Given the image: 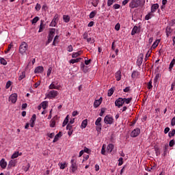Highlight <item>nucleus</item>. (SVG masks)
<instances>
[{"instance_id": "nucleus-1", "label": "nucleus", "mask_w": 175, "mask_h": 175, "mask_svg": "<svg viewBox=\"0 0 175 175\" xmlns=\"http://www.w3.org/2000/svg\"><path fill=\"white\" fill-rule=\"evenodd\" d=\"M28 50V44L25 42H21V45L19 46V53L22 55H24L27 53V51Z\"/></svg>"}, {"instance_id": "nucleus-2", "label": "nucleus", "mask_w": 175, "mask_h": 175, "mask_svg": "<svg viewBox=\"0 0 175 175\" xmlns=\"http://www.w3.org/2000/svg\"><path fill=\"white\" fill-rule=\"evenodd\" d=\"M142 4V1L140 0H131V1L129 3V8L131 9H135L136 8H139L140 5Z\"/></svg>"}, {"instance_id": "nucleus-3", "label": "nucleus", "mask_w": 175, "mask_h": 175, "mask_svg": "<svg viewBox=\"0 0 175 175\" xmlns=\"http://www.w3.org/2000/svg\"><path fill=\"white\" fill-rule=\"evenodd\" d=\"M46 98H49V99H54V98H56V96H58V91L57 90H51L48 92V93L46 94Z\"/></svg>"}, {"instance_id": "nucleus-4", "label": "nucleus", "mask_w": 175, "mask_h": 175, "mask_svg": "<svg viewBox=\"0 0 175 175\" xmlns=\"http://www.w3.org/2000/svg\"><path fill=\"white\" fill-rule=\"evenodd\" d=\"M61 85L58 84V81H53L49 86V90H59Z\"/></svg>"}, {"instance_id": "nucleus-5", "label": "nucleus", "mask_w": 175, "mask_h": 175, "mask_svg": "<svg viewBox=\"0 0 175 175\" xmlns=\"http://www.w3.org/2000/svg\"><path fill=\"white\" fill-rule=\"evenodd\" d=\"M102 118H98L95 122L96 129L98 133H100V131H102Z\"/></svg>"}, {"instance_id": "nucleus-6", "label": "nucleus", "mask_w": 175, "mask_h": 175, "mask_svg": "<svg viewBox=\"0 0 175 175\" xmlns=\"http://www.w3.org/2000/svg\"><path fill=\"white\" fill-rule=\"evenodd\" d=\"M104 122L108 125H111L114 124V118H113L111 116L107 115L104 118Z\"/></svg>"}, {"instance_id": "nucleus-7", "label": "nucleus", "mask_w": 175, "mask_h": 175, "mask_svg": "<svg viewBox=\"0 0 175 175\" xmlns=\"http://www.w3.org/2000/svg\"><path fill=\"white\" fill-rule=\"evenodd\" d=\"M71 166H70V172L71 173H75L76 170H77V163L75 162V159H71L70 161Z\"/></svg>"}, {"instance_id": "nucleus-8", "label": "nucleus", "mask_w": 175, "mask_h": 175, "mask_svg": "<svg viewBox=\"0 0 175 175\" xmlns=\"http://www.w3.org/2000/svg\"><path fill=\"white\" fill-rule=\"evenodd\" d=\"M58 14H55L53 19L51 21L49 27H55L58 24Z\"/></svg>"}, {"instance_id": "nucleus-9", "label": "nucleus", "mask_w": 175, "mask_h": 175, "mask_svg": "<svg viewBox=\"0 0 175 175\" xmlns=\"http://www.w3.org/2000/svg\"><path fill=\"white\" fill-rule=\"evenodd\" d=\"M17 94L14 93L11 94L9 97V101L12 103H16L17 102Z\"/></svg>"}, {"instance_id": "nucleus-10", "label": "nucleus", "mask_w": 175, "mask_h": 175, "mask_svg": "<svg viewBox=\"0 0 175 175\" xmlns=\"http://www.w3.org/2000/svg\"><path fill=\"white\" fill-rule=\"evenodd\" d=\"M124 105V99L122 98H119L115 101V105L117 107H121Z\"/></svg>"}, {"instance_id": "nucleus-11", "label": "nucleus", "mask_w": 175, "mask_h": 175, "mask_svg": "<svg viewBox=\"0 0 175 175\" xmlns=\"http://www.w3.org/2000/svg\"><path fill=\"white\" fill-rule=\"evenodd\" d=\"M140 135V129H135L131 133V137H137V135Z\"/></svg>"}, {"instance_id": "nucleus-12", "label": "nucleus", "mask_w": 175, "mask_h": 175, "mask_svg": "<svg viewBox=\"0 0 175 175\" xmlns=\"http://www.w3.org/2000/svg\"><path fill=\"white\" fill-rule=\"evenodd\" d=\"M143 58H144V55H143V53H140L139 58L137 60V65L138 66H140L142 64H143Z\"/></svg>"}, {"instance_id": "nucleus-13", "label": "nucleus", "mask_w": 175, "mask_h": 175, "mask_svg": "<svg viewBox=\"0 0 175 175\" xmlns=\"http://www.w3.org/2000/svg\"><path fill=\"white\" fill-rule=\"evenodd\" d=\"M102 100H103V98L100 97L98 100H96L94 103V107L96 109V107H99L100 104L102 103Z\"/></svg>"}, {"instance_id": "nucleus-14", "label": "nucleus", "mask_w": 175, "mask_h": 175, "mask_svg": "<svg viewBox=\"0 0 175 175\" xmlns=\"http://www.w3.org/2000/svg\"><path fill=\"white\" fill-rule=\"evenodd\" d=\"M35 121H36V115L33 114L31 120H30V126L31 128H33L35 126Z\"/></svg>"}, {"instance_id": "nucleus-15", "label": "nucleus", "mask_w": 175, "mask_h": 175, "mask_svg": "<svg viewBox=\"0 0 175 175\" xmlns=\"http://www.w3.org/2000/svg\"><path fill=\"white\" fill-rule=\"evenodd\" d=\"M157 9H159V4H158V3L152 4V6H151V11L150 12L152 13H155V12H157Z\"/></svg>"}, {"instance_id": "nucleus-16", "label": "nucleus", "mask_w": 175, "mask_h": 175, "mask_svg": "<svg viewBox=\"0 0 175 175\" xmlns=\"http://www.w3.org/2000/svg\"><path fill=\"white\" fill-rule=\"evenodd\" d=\"M0 166L1 169H6V166H8V163L6 162V161H5V159H2L0 161Z\"/></svg>"}, {"instance_id": "nucleus-17", "label": "nucleus", "mask_w": 175, "mask_h": 175, "mask_svg": "<svg viewBox=\"0 0 175 175\" xmlns=\"http://www.w3.org/2000/svg\"><path fill=\"white\" fill-rule=\"evenodd\" d=\"M43 23H44V21L43 20H41L39 30H38L39 33L43 32L44 28L46 27V25H44Z\"/></svg>"}, {"instance_id": "nucleus-18", "label": "nucleus", "mask_w": 175, "mask_h": 175, "mask_svg": "<svg viewBox=\"0 0 175 175\" xmlns=\"http://www.w3.org/2000/svg\"><path fill=\"white\" fill-rule=\"evenodd\" d=\"M23 155V152H20L18 151L14 152L12 155V159H15V158H18V157H21Z\"/></svg>"}, {"instance_id": "nucleus-19", "label": "nucleus", "mask_w": 175, "mask_h": 175, "mask_svg": "<svg viewBox=\"0 0 175 175\" xmlns=\"http://www.w3.org/2000/svg\"><path fill=\"white\" fill-rule=\"evenodd\" d=\"M44 70L43 66H38L35 68L34 72L35 73H42Z\"/></svg>"}, {"instance_id": "nucleus-20", "label": "nucleus", "mask_w": 175, "mask_h": 175, "mask_svg": "<svg viewBox=\"0 0 175 175\" xmlns=\"http://www.w3.org/2000/svg\"><path fill=\"white\" fill-rule=\"evenodd\" d=\"M114 150V145L113 144H109L107 146V151L108 152H111Z\"/></svg>"}, {"instance_id": "nucleus-21", "label": "nucleus", "mask_w": 175, "mask_h": 175, "mask_svg": "<svg viewBox=\"0 0 175 175\" xmlns=\"http://www.w3.org/2000/svg\"><path fill=\"white\" fill-rule=\"evenodd\" d=\"M88 124V120H87V119L83 120L82 121V123H81V129H84L87 128Z\"/></svg>"}, {"instance_id": "nucleus-22", "label": "nucleus", "mask_w": 175, "mask_h": 175, "mask_svg": "<svg viewBox=\"0 0 175 175\" xmlns=\"http://www.w3.org/2000/svg\"><path fill=\"white\" fill-rule=\"evenodd\" d=\"M167 148H169V145L165 144L163 146V153L162 154L163 157H166V155H167Z\"/></svg>"}, {"instance_id": "nucleus-23", "label": "nucleus", "mask_w": 175, "mask_h": 175, "mask_svg": "<svg viewBox=\"0 0 175 175\" xmlns=\"http://www.w3.org/2000/svg\"><path fill=\"white\" fill-rule=\"evenodd\" d=\"M154 17V13L152 12L151 11L145 16V20H150Z\"/></svg>"}, {"instance_id": "nucleus-24", "label": "nucleus", "mask_w": 175, "mask_h": 175, "mask_svg": "<svg viewBox=\"0 0 175 175\" xmlns=\"http://www.w3.org/2000/svg\"><path fill=\"white\" fill-rule=\"evenodd\" d=\"M57 31V29H54V28H51L49 29V36H52L54 37V36L55 35V31Z\"/></svg>"}, {"instance_id": "nucleus-25", "label": "nucleus", "mask_w": 175, "mask_h": 175, "mask_svg": "<svg viewBox=\"0 0 175 175\" xmlns=\"http://www.w3.org/2000/svg\"><path fill=\"white\" fill-rule=\"evenodd\" d=\"M116 79L117 81H120V80H121V71L120 70H118L116 72Z\"/></svg>"}, {"instance_id": "nucleus-26", "label": "nucleus", "mask_w": 175, "mask_h": 175, "mask_svg": "<svg viewBox=\"0 0 175 175\" xmlns=\"http://www.w3.org/2000/svg\"><path fill=\"white\" fill-rule=\"evenodd\" d=\"M40 105H41L42 108L44 110H46V109H47V106H49V102L43 101Z\"/></svg>"}, {"instance_id": "nucleus-27", "label": "nucleus", "mask_w": 175, "mask_h": 175, "mask_svg": "<svg viewBox=\"0 0 175 175\" xmlns=\"http://www.w3.org/2000/svg\"><path fill=\"white\" fill-rule=\"evenodd\" d=\"M63 20L64 23H69V21H70V16H69V15H64Z\"/></svg>"}, {"instance_id": "nucleus-28", "label": "nucleus", "mask_w": 175, "mask_h": 175, "mask_svg": "<svg viewBox=\"0 0 175 175\" xmlns=\"http://www.w3.org/2000/svg\"><path fill=\"white\" fill-rule=\"evenodd\" d=\"M159 42H160L159 40H156L155 42H154L152 45V49H157V47L159 44Z\"/></svg>"}, {"instance_id": "nucleus-29", "label": "nucleus", "mask_w": 175, "mask_h": 175, "mask_svg": "<svg viewBox=\"0 0 175 175\" xmlns=\"http://www.w3.org/2000/svg\"><path fill=\"white\" fill-rule=\"evenodd\" d=\"M23 79H25V71L22 72L18 77L19 81H21Z\"/></svg>"}, {"instance_id": "nucleus-30", "label": "nucleus", "mask_w": 175, "mask_h": 175, "mask_svg": "<svg viewBox=\"0 0 175 175\" xmlns=\"http://www.w3.org/2000/svg\"><path fill=\"white\" fill-rule=\"evenodd\" d=\"M81 59V58L79 57L77 59H72L69 61L70 64H76L77 62H79L80 60Z\"/></svg>"}, {"instance_id": "nucleus-31", "label": "nucleus", "mask_w": 175, "mask_h": 175, "mask_svg": "<svg viewBox=\"0 0 175 175\" xmlns=\"http://www.w3.org/2000/svg\"><path fill=\"white\" fill-rule=\"evenodd\" d=\"M138 27L137 26H134L133 29H132V31H131V35H136V33H137V31H138Z\"/></svg>"}, {"instance_id": "nucleus-32", "label": "nucleus", "mask_w": 175, "mask_h": 175, "mask_svg": "<svg viewBox=\"0 0 175 175\" xmlns=\"http://www.w3.org/2000/svg\"><path fill=\"white\" fill-rule=\"evenodd\" d=\"M81 55V51H79V52H74L72 54V58H77V57H79V55Z\"/></svg>"}, {"instance_id": "nucleus-33", "label": "nucleus", "mask_w": 175, "mask_h": 175, "mask_svg": "<svg viewBox=\"0 0 175 175\" xmlns=\"http://www.w3.org/2000/svg\"><path fill=\"white\" fill-rule=\"evenodd\" d=\"M68 122H69V115H68L65 118V119H64V120L63 122V124H62V126H65L68 124Z\"/></svg>"}, {"instance_id": "nucleus-34", "label": "nucleus", "mask_w": 175, "mask_h": 175, "mask_svg": "<svg viewBox=\"0 0 175 175\" xmlns=\"http://www.w3.org/2000/svg\"><path fill=\"white\" fill-rule=\"evenodd\" d=\"M102 155H106V145L103 144L101 148Z\"/></svg>"}, {"instance_id": "nucleus-35", "label": "nucleus", "mask_w": 175, "mask_h": 175, "mask_svg": "<svg viewBox=\"0 0 175 175\" xmlns=\"http://www.w3.org/2000/svg\"><path fill=\"white\" fill-rule=\"evenodd\" d=\"M95 16H96V11L94 10L90 12L89 17L90 18H94Z\"/></svg>"}, {"instance_id": "nucleus-36", "label": "nucleus", "mask_w": 175, "mask_h": 175, "mask_svg": "<svg viewBox=\"0 0 175 175\" xmlns=\"http://www.w3.org/2000/svg\"><path fill=\"white\" fill-rule=\"evenodd\" d=\"M174 64H175V59H173L170 64V66H169L170 70H172V69H173V67L174 66Z\"/></svg>"}, {"instance_id": "nucleus-37", "label": "nucleus", "mask_w": 175, "mask_h": 175, "mask_svg": "<svg viewBox=\"0 0 175 175\" xmlns=\"http://www.w3.org/2000/svg\"><path fill=\"white\" fill-rule=\"evenodd\" d=\"M137 76H139V72L137 71H133L131 74L132 79H135V77H137Z\"/></svg>"}, {"instance_id": "nucleus-38", "label": "nucleus", "mask_w": 175, "mask_h": 175, "mask_svg": "<svg viewBox=\"0 0 175 175\" xmlns=\"http://www.w3.org/2000/svg\"><path fill=\"white\" fill-rule=\"evenodd\" d=\"M131 100H132V98H123L124 103H126V105H129V103H131Z\"/></svg>"}, {"instance_id": "nucleus-39", "label": "nucleus", "mask_w": 175, "mask_h": 175, "mask_svg": "<svg viewBox=\"0 0 175 175\" xmlns=\"http://www.w3.org/2000/svg\"><path fill=\"white\" fill-rule=\"evenodd\" d=\"M59 166L60 169L64 170L65 167H66V163H59Z\"/></svg>"}, {"instance_id": "nucleus-40", "label": "nucleus", "mask_w": 175, "mask_h": 175, "mask_svg": "<svg viewBox=\"0 0 175 175\" xmlns=\"http://www.w3.org/2000/svg\"><path fill=\"white\" fill-rule=\"evenodd\" d=\"M58 39H59V36H55V38H54V40H53V46H56V43H58Z\"/></svg>"}, {"instance_id": "nucleus-41", "label": "nucleus", "mask_w": 175, "mask_h": 175, "mask_svg": "<svg viewBox=\"0 0 175 175\" xmlns=\"http://www.w3.org/2000/svg\"><path fill=\"white\" fill-rule=\"evenodd\" d=\"M166 3H167V0H163L162 1V5L161 7V10H163V9H165V5H166Z\"/></svg>"}, {"instance_id": "nucleus-42", "label": "nucleus", "mask_w": 175, "mask_h": 175, "mask_svg": "<svg viewBox=\"0 0 175 175\" xmlns=\"http://www.w3.org/2000/svg\"><path fill=\"white\" fill-rule=\"evenodd\" d=\"M50 126L51 128H55V120H51L50 122Z\"/></svg>"}, {"instance_id": "nucleus-43", "label": "nucleus", "mask_w": 175, "mask_h": 175, "mask_svg": "<svg viewBox=\"0 0 175 175\" xmlns=\"http://www.w3.org/2000/svg\"><path fill=\"white\" fill-rule=\"evenodd\" d=\"M175 135V129H172L170 132H169L168 133V136L170 137H173V136H174Z\"/></svg>"}, {"instance_id": "nucleus-44", "label": "nucleus", "mask_w": 175, "mask_h": 175, "mask_svg": "<svg viewBox=\"0 0 175 175\" xmlns=\"http://www.w3.org/2000/svg\"><path fill=\"white\" fill-rule=\"evenodd\" d=\"M0 62H1V65H6L8 64L6 60L2 57L0 58Z\"/></svg>"}, {"instance_id": "nucleus-45", "label": "nucleus", "mask_w": 175, "mask_h": 175, "mask_svg": "<svg viewBox=\"0 0 175 175\" xmlns=\"http://www.w3.org/2000/svg\"><path fill=\"white\" fill-rule=\"evenodd\" d=\"M59 139V133L55 136L53 142L55 143L56 142H58Z\"/></svg>"}, {"instance_id": "nucleus-46", "label": "nucleus", "mask_w": 175, "mask_h": 175, "mask_svg": "<svg viewBox=\"0 0 175 175\" xmlns=\"http://www.w3.org/2000/svg\"><path fill=\"white\" fill-rule=\"evenodd\" d=\"M39 20V17L38 16H36L33 18V19L31 21V23L32 24H36V23H38V21Z\"/></svg>"}, {"instance_id": "nucleus-47", "label": "nucleus", "mask_w": 175, "mask_h": 175, "mask_svg": "<svg viewBox=\"0 0 175 175\" xmlns=\"http://www.w3.org/2000/svg\"><path fill=\"white\" fill-rule=\"evenodd\" d=\"M9 166H16V161L11 160L9 161Z\"/></svg>"}, {"instance_id": "nucleus-48", "label": "nucleus", "mask_w": 175, "mask_h": 175, "mask_svg": "<svg viewBox=\"0 0 175 175\" xmlns=\"http://www.w3.org/2000/svg\"><path fill=\"white\" fill-rule=\"evenodd\" d=\"M154 151L157 157L161 155V151H159V149L157 147L154 148Z\"/></svg>"}, {"instance_id": "nucleus-49", "label": "nucleus", "mask_w": 175, "mask_h": 175, "mask_svg": "<svg viewBox=\"0 0 175 175\" xmlns=\"http://www.w3.org/2000/svg\"><path fill=\"white\" fill-rule=\"evenodd\" d=\"M42 6L40 5V4H39V3H38L36 5V7H35V9L37 12H39V10H40Z\"/></svg>"}, {"instance_id": "nucleus-50", "label": "nucleus", "mask_w": 175, "mask_h": 175, "mask_svg": "<svg viewBox=\"0 0 175 175\" xmlns=\"http://www.w3.org/2000/svg\"><path fill=\"white\" fill-rule=\"evenodd\" d=\"M113 94H114V90H113V88L109 89L108 91V96H111Z\"/></svg>"}, {"instance_id": "nucleus-51", "label": "nucleus", "mask_w": 175, "mask_h": 175, "mask_svg": "<svg viewBox=\"0 0 175 175\" xmlns=\"http://www.w3.org/2000/svg\"><path fill=\"white\" fill-rule=\"evenodd\" d=\"M10 85H12V81H8L6 85H5L6 90H8V88H10Z\"/></svg>"}, {"instance_id": "nucleus-52", "label": "nucleus", "mask_w": 175, "mask_h": 175, "mask_svg": "<svg viewBox=\"0 0 175 175\" xmlns=\"http://www.w3.org/2000/svg\"><path fill=\"white\" fill-rule=\"evenodd\" d=\"M124 159H122V157H120L118 159V165L121 166L122 165V163H124Z\"/></svg>"}, {"instance_id": "nucleus-53", "label": "nucleus", "mask_w": 175, "mask_h": 175, "mask_svg": "<svg viewBox=\"0 0 175 175\" xmlns=\"http://www.w3.org/2000/svg\"><path fill=\"white\" fill-rule=\"evenodd\" d=\"M53 70V68H51V67H50L48 70H47V73H46V76L47 77H49L50 75H51V71Z\"/></svg>"}, {"instance_id": "nucleus-54", "label": "nucleus", "mask_w": 175, "mask_h": 175, "mask_svg": "<svg viewBox=\"0 0 175 175\" xmlns=\"http://www.w3.org/2000/svg\"><path fill=\"white\" fill-rule=\"evenodd\" d=\"M67 51H68V53H72V51H73V46L69 45L68 46Z\"/></svg>"}, {"instance_id": "nucleus-55", "label": "nucleus", "mask_w": 175, "mask_h": 175, "mask_svg": "<svg viewBox=\"0 0 175 175\" xmlns=\"http://www.w3.org/2000/svg\"><path fill=\"white\" fill-rule=\"evenodd\" d=\"M83 152H86V154H90L91 152V150L88 149V148L85 147L83 149Z\"/></svg>"}, {"instance_id": "nucleus-56", "label": "nucleus", "mask_w": 175, "mask_h": 175, "mask_svg": "<svg viewBox=\"0 0 175 175\" xmlns=\"http://www.w3.org/2000/svg\"><path fill=\"white\" fill-rule=\"evenodd\" d=\"M160 77H160L159 74L156 75V76H155V77L154 79V83H157L158 81V80H159Z\"/></svg>"}, {"instance_id": "nucleus-57", "label": "nucleus", "mask_w": 175, "mask_h": 175, "mask_svg": "<svg viewBox=\"0 0 175 175\" xmlns=\"http://www.w3.org/2000/svg\"><path fill=\"white\" fill-rule=\"evenodd\" d=\"M114 3V0H108L107 1V6H111Z\"/></svg>"}, {"instance_id": "nucleus-58", "label": "nucleus", "mask_w": 175, "mask_h": 175, "mask_svg": "<svg viewBox=\"0 0 175 175\" xmlns=\"http://www.w3.org/2000/svg\"><path fill=\"white\" fill-rule=\"evenodd\" d=\"M148 90H151L152 88V81H150L148 83Z\"/></svg>"}, {"instance_id": "nucleus-59", "label": "nucleus", "mask_w": 175, "mask_h": 175, "mask_svg": "<svg viewBox=\"0 0 175 175\" xmlns=\"http://www.w3.org/2000/svg\"><path fill=\"white\" fill-rule=\"evenodd\" d=\"M73 126L72 125H70L69 124L66 126L67 131H72Z\"/></svg>"}, {"instance_id": "nucleus-60", "label": "nucleus", "mask_w": 175, "mask_h": 175, "mask_svg": "<svg viewBox=\"0 0 175 175\" xmlns=\"http://www.w3.org/2000/svg\"><path fill=\"white\" fill-rule=\"evenodd\" d=\"M120 27H121V25H120V23H117V24L115 25V29H116V31H118Z\"/></svg>"}, {"instance_id": "nucleus-61", "label": "nucleus", "mask_w": 175, "mask_h": 175, "mask_svg": "<svg viewBox=\"0 0 175 175\" xmlns=\"http://www.w3.org/2000/svg\"><path fill=\"white\" fill-rule=\"evenodd\" d=\"M113 9H116V10H117V9H120V8H121V5H120V4H114L113 5Z\"/></svg>"}, {"instance_id": "nucleus-62", "label": "nucleus", "mask_w": 175, "mask_h": 175, "mask_svg": "<svg viewBox=\"0 0 175 175\" xmlns=\"http://www.w3.org/2000/svg\"><path fill=\"white\" fill-rule=\"evenodd\" d=\"M123 91L124 92H129V91H131V87L130 86L126 87L123 90Z\"/></svg>"}, {"instance_id": "nucleus-63", "label": "nucleus", "mask_w": 175, "mask_h": 175, "mask_svg": "<svg viewBox=\"0 0 175 175\" xmlns=\"http://www.w3.org/2000/svg\"><path fill=\"white\" fill-rule=\"evenodd\" d=\"M175 144V142H174V140L172 139L170 143H169V146L170 147H173V146H174Z\"/></svg>"}, {"instance_id": "nucleus-64", "label": "nucleus", "mask_w": 175, "mask_h": 175, "mask_svg": "<svg viewBox=\"0 0 175 175\" xmlns=\"http://www.w3.org/2000/svg\"><path fill=\"white\" fill-rule=\"evenodd\" d=\"M171 125H172V126H174V125H175V117H174V118L172 119Z\"/></svg>"}]
</instances>
